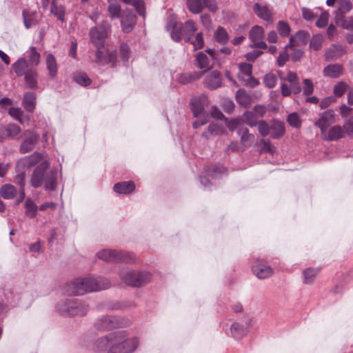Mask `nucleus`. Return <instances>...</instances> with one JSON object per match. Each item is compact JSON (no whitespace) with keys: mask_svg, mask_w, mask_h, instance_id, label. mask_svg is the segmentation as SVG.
<instances>
[{"mask_svg":"<svg viewBox=\"0 0 353 353\" xmlns=\"http://www.w3.org/2000/svg\"><path fill=\"white\" fill-rule=\"evenodd\" d=\"M140 345L139 338L128 330H118L98 338L92 350L96 352L134 353Z\"/></svg>","mask_w":353,"mask_h":353,"instance_id":"nucleus-1","label":"nucleus"},{"mask_svg":"<svg viewBox=\"0 0 353 353\" xmlns=\"http://www.w3.org/2000/svg\"><path fill=\"white\" fill-rule=\"evenodd\" d=\"M40 63V54L35 47L31 46L22 57H19L11 68L17 77H24L26 86L30 89L38 87V71L36 68Z\"/></svg>","mask_w":353,"mask_h":353,"instance_id":"nucleus-2","label":"nucleus"},{"mask_svg":"<svg viewBox=\"0 0 353 353\" xmlns=\"http://www.w3.org/2000/svg\"><path fill=\"white\" fill-rule=\"evenodd\" d=\"M110 27V23L104 21L90 29V37L91 41L97 48L94 61L101 65L111 63L114 67L117 60V51L105 50L103 48L104 40L108 37Z\"/></svg>","mask_w":353,"mask_h":353,"instance_id":"nucleus-3","label":"nucleus"},{"mask_svg":"<svg viewBox=\"0 0 353 353\" xmlns=\"http://www.w3.org/2000/svg\"><path fill=\"white\" fill-rule=\"evenodd\" d=\"M166 27L170 32L172 40L177 42L184 40L185 43L192 44L194 50L201 49L203 47V33H196L197 28L192 20H188L184 24L170 21Z\"/></svg>","mask_w":353,"mask_h":353,"instance_id":"nucleus-4","label":"nucleus"},{"mask_svg":"<svg viewBox=\"0 0 353 353\" xmlns=\"http://www.w3.org/2000/svg\"><path fill=\"white\" fill-rule=\"evenodd\" d=\"M110 287L108 279L92 276L78 278L65 286L64 291L69 295L80 296L85 293L108 289Z\"/></svg>","mask_w":353,"mask_h":353,"instance_id":"nucleus-5","label":"nucleus"},{"mask_svg":"<svg viewBox=\"0 0 353 353\" xmlns=\"http://www.w3.org/2000/svg\"><path fill=\"white\" fill-rule=\"evenodd\" d=\"M50 163L44 161L39 163L34 170L30 185L34 188L44 185L46 191H54L57 187L58 171L57 168L49 170Z\"/></svg>","mask_w":353,"mask_h":353,"instance_id":"nucleus-6","label":"nucleus"},{"mask_svg":"<svg viewBox=\"0 0 353 353\" xmlns=\"http://www.w3.org/2000/svg\"><path fill=\"white\" fill-rule=\"evenodd\" d=\"M121 280L126 285L139 288L150 282L152 274L148 271H135L123 268L119 271Z\"/></svg>","mask_w":353,"mask_h":353,"instance_id":"nucleus-7","label":"nucleus"},{"mask_svg":"<svg viewBox=\"0 0 353 353\" xmlns=\"http://www.w3.org/2000/svg\"><path fill=\"white\" fill-rule=\"evenodd\" d=\"M57 310L63 315L83 316L89 310L88 305L77 299H67L61 300L57 305Z\"/></svg>","mask_w":353,"mask_h":353,"instance_id":"nucleus-8","label":"nucleus"},{"mask_svg":"<svg viewBox=\"0 0 353 353\" xmlns=\"http://www.w3.org/2000/svg\"><path fill=\"white\" fill-rule=\"evenodd\" d=\"M97 255L99 259L107 262L132 264L137 262L134 254L123 250L104 249L98 252Z\"/></svg>","mask_w":353,"mask_h":353,"instance_id":"nucleus-9","label":"nucleus"},{"mask_svg":"<svg viewBox=\"0 0 353 353\" xmlns=\"http://www.w3.org/2000/svg\"><path fill=\"white\" fill-rule=\"evenodd\" d=\"M131 321L128 319L119 316L106 315L97 319L94 322V327L99 331H109L114 329L128 327Z\"/></svg>","mask_w":353,"mask_h":353,"instance_id":"nucleus-10","label":"nucleus"},{"mask_svg":"<svg viewBox=\"0 0 353 353\" xmlns=\"http://www.w3.org/2000/svg\"><path fill=\"white\" fill-rule=\"evenodd\" d=\"M205 100V97L203 96L194 97L191 99L190 103L191 111L193 116L196 119L192 123V127L194 129H197L209 122L210 113L204 110Z\"/></svg>","mask_w":353,"mask_h":353,"instance_id":"nucleus-11","label":"nucleus"},{"mask_svg":"<svg viewBox=\"0 0 353 353\" xmlns=\"http://www.w3.org/2000/svg\"><path fill=\"white\" fill-rule=\"evenodd\" d=\"M22 137L23 140L19 147V152L21 154H26L33 150L39 141V136L34 131L28 130L23 132Z\"/></svg>","mask_w":353,"mask_h":353,"instance_id":"nucleus-12","label":"nucleus"},{"mask_svg":"<svg viewBox=\"0 0 353 353\" xmlns=\"http://www.w3.org/2000/svg\"><path fill=\"white\" fill-rule=\"evenodd\" d=\"M188 6L194 14L201 12L203 6L212 12H216L218 9L215 0H188Z\"/></svg>","mask_w":353,"mask_h":353,"instance_id":"nucleus-13","label":"nucleus"},{"mask_svg":"<svg viewBox=\"0 0 353 353\" xmlns=\"http://www.w3.org/2000/svg\"><path fill=\"white\" fill-rule=\"evenodd\" d=\"M264 29L259 26H254L252 28L249 33V38L251 40V46L259 49H266L268 46L263 41L264 38Z\"/></svg>","mask_w":353,"mask_h":353,"instance_id":"nucleus-14","label":"nucleus"},{"mask_svg":"<svg viewBox=\"0 0 353 353\" xmlns=\"http://www.w3.org/2000/svg\"><path fill=\"white\" fill-rule=\"evenodd\" d=\"M335 122V112L333 110H327L321 114L315 125L320 128L321 133L326 132L327 128Z\"/></svg>","mask_w":353,"mask_h":353,"instance_id":"nucleus-15","label":"nucleus"},{"mask_svg":"<svg viewBox=\"0 0 353 353\" xmlns=\"http://www.w3.org/2000/svg\"><path fill=\"white\" fill-rule=\"evenodd\" d=\"M121 18V28L125 32H130L137 23V16L132 10H125Z\"/></svg>","mask_w":353,"mask_h":353,"instance_id":"nucleus-16","label":"nucleus"},{"mask_svg":"<svg viewBox=\"0 0 353 353\" xmlns=\"http://www.w3.org/2000/svg\"><path fill=\"white\" fill-rule=\"evenodd\" d=\"M216 59H214L212 57H208L204 52H201L197 54L196 61V65L201 70H203L202 72H199L202 73V75L209 70H210L215 61Z\"/></svg>","mask_w":353,"mask_h":353,"instance_id":"nucleus-17","label":"nucleus"},{"mask_svg":"<svg viewBox=\"0 0 353 353\" xmlns=\"http://www.w3.org/2000/svg\"><path fill=\"white\" fill-rule=\"evenodd\" d=\"M21 132L19 125L15 123H9L0 128V141L6 139H14Z\"/></svg>","mask_w":353,"mask_h":353,"instance_id":"nucleus-18","label":"nucleus"},{"mask_svg":"<svg viewBox=\"0 0 353 353\" xmlns=\"http://www.w3.org/2000/svg\"><path fill=\"white\" fill-rule=\"evenodd\" d=\"M310 39V34L304 30H300L290 37L288 47L292 48L295 46H305Z\"/></svg>","mask_w":353,"mask_h":353,"instance_id":"nucleus-19","label":"nucleus"},{"mask_svg":"<svg viewBox=\"0 0 353 353\" xmlns=\"http://www.w3.org/2000/svg\"><path fill=\"white\" fill-rule=\"evenodd\" d=\"M41 159V154L38 152H34L30 156L20 159L17 163V168L18 170L24 169L25 170H27L38 163Z\"/></svg>","mask_w":353,"mask_h":353,"instance_id":"nucleus-20","label":"nucleus"},{"mask_svg":"<svg viewBox=\"0 0 353 353\" xmlns=\"http://www.w3.org/2000/svg\"><path fill=\"white\" fill-rule=\"evenodd\" d=\"M222 76L217 70L212 71L205 79V85L211 90H215L222 85Z\"/></svg>","mask_w":353,"mask_h":353,"instance_id":"nucleus-21","label":"nucleus"},{"mask_svg":"<svg viewBox=\"0 0 353 353\" xmlns=\"http://www.w3.org/2000/svg\"><path fill=\"white\" fill-rule=\"evenodd\" d=\"M253 10L259 18L267 22L272 21V12L267 6L255 3L253 6Z\"/></svg>","mask_w":353,"mask_h":353,"instance_id":"nucleus-22","label":"nucleus"},{"mask_svg":"<svg viewBox=\"0 0 353 353\" xmlns=\"http://www.w3.org/2000/svg\"><path fill=\"white\" fill-rule=\"evenodd\" d=\"M252 270L259 279H265L270 277L273 274V269L269 266L257 263L252 268Z\"/></svg>","mask_w":353,"mask_h":353,"instance_id":"nucleus-23","label":"nucleus"},{"mask_svg":"<svg viewBox=\"0 0 353 353\" xmlns=\"http://www.w3.org/2000/svg\"><path fill=\"white\" fill-rule=\"evenodd\" d=\"M324 140L334 141H337L345 136V131L343 128L339 125L331 127L327 132L322 134Z\"/></svg>","mask_w":353,"mask_h":353,"instance_id":"nucleus-24","label":"nucleus"},{"mask_svg":"<svg viewBox=\"0 0 353 353\" xmlns=\"http://www.w3.org/2000/svg\"><path fill=\"white\" fill-rule=\"evenodd\" d=\"M352 8L350 0H341L339 2L338 10L335 14V21L336 23H340V20L348 13Z\"/></svg>","mask_w":353,"mask_h":353,"instance_id":"nucleus-25","label":"nucleus"},{"mask_svg":"<svg viewBox=\"0 0 353 353\" xmlns=\"http://www.w3.org/2000/svg\"><path fill=\"white\" fill-rule=\"evenodd\" d=\"M346 53L345 48L340 44L333 45L325 52L327 60L334 61Z\"/></svg>","mask_w":353,"mask_h":353,"instance_id":"nucleus-26","label":"nucleus"},{"mask_svg":"<svg viewBox=\"0 0 353 353\" xmlns=\"http://www.w3.org/2000/svg\"><path fill=\"white\" fill-rule=\"evenodd\" d=\"M284 123L280 121L274 120L270 123V135L272 139H279L285 134Z\"/></svg>","mask_w":353,"mask_h":353,"instance_id":"nucleus-27","label":"nucleus"},{"mask_svg":"<svg viewBox=\"0 0 353 353\" xmlns=\"http://www.w3.org/2000/svg\"><path fill=\"white\" fill-rule=\"evenodd\" d=\"M205 173L213 179H219L226 174V168L220 164L211 165L205 169Z\"/></svg>","mask_w":353,"mask_h":353,"instance_id":"nucleus-28","label":"nucleus"},{"mask_svg":"<svg viewBox=\"0 0 353 353\" xmlns=\"http://www.w3.org/2000/svg\"><path fill=\"white\" fill-rule=\"evenodd\" d=\"M343 72V66L341 64H330L324 68L323 75L333 79L338 78Z\"/></svg>","mask_w":353,"mask_h":353,"instance_id":"nucleus-29","label":"nucleus"},{"mask_svg":"<svg viewBox=\"0 0 353 353\" xmlns=\"http://www.w3.org/2000/svg\"><path fill=\"white\" fill-rule=\"evenodd\" d=\"M223 131L224 128L221 125L216 123H212L208 127L207 130L202 133L201 136L208 140L213 137L223 134Z\"/></svg>","mask_w":353,"mask_h":353,"instance_id":"nucleus-30","label":"nucleus"},{"mask_svg":"<svg viewBox=\"0 0 353 353\" xmlns=\"http://www.w3.org/2000/svg\"><path fill=\"white\" fill-rule=\"evenodd\" d=\"M23 21L26 29H30L34 25H37V12L29 9L22 12Z\"/></svg>","mask_w":353,"mask_h":353,"instance_id":"nucleus-31","label":"nucleus"},{"mask_svg":"<svg viewBox=\"0 0 353 353\" xmlns=\"http://www.w3.org/2000/svg\"><path fill=\"white\" fill-rule=\"evenodd\" d=\"M135 188L134 183L132 181H123L116 183L114 185V191L118 194H130Z\"/></svg>","mask_w":353,"mask_h":353,"instance_id":"nucleus-32","label":"nucleus"},{"mask_svg":"<svg viewBox=\"0 0 353 353\" xmlns=\"http://www.w3.org/2000/svg\"><path fill=\"white\" fill-rule=\"evenodd\" d=\"M50 12L57 19L61 21H65V10L63 5L58 4L56 1H52L50 5Z\"/></svg>","mask_w":353,"mask_h":353,"instance_id":"nucleus-33","label":"nucleus"},{"mask_svg":"<svg viewBox=\"0 0 353 353\" xmlns=\"http://www.w3.org/2000/svg\"><path fill=\"white\" fill-rule=\"evenodd\" d=\"M36 103V95L34 92H26L23 95V98L22 100V104L24 108L28 111L32 112L34 110L35 108Z\"/></svg>","mask_w":353,"mask_h":353,"instance_id":"nucleus-34","label":"nucleus"},{"mask_svg":"<svg viewBox=\"0 0 353 353\" xmlns=\"http://www.w3.org/2000/svg\"><path fill=\"white\" fill-rule=\"evenodd\" d=\"M46 68L49 76L51 78H54L57 74V63L54 56L52 54H48L46 56Z\"/></svg>","mask_w":353,"mask_h":353,"instance_id":"nucleus-35","label":"nucleus"},{"mask_svg":"<svg viewBox=\"0 0 353 353\" xmlns=\"http://www.w3.org/2000/svg\"><path fill=\"white\" fill-rule=\"evenodd\" d=\"M17 193V188L11 184H5L0 188V195L4 199H12Z\"/></svg>","mask_w":353,"mask_h":353,"instance_id":"nucleus-36","label":"nucleus"},{"mask_svg":"<svg viewBox=\"0 0 353 353\" xmlns=\"http://www.w3.org/2000/svg\"><path fill=\"white\" fill-rule=\"evenodd\" d=\"M232 336L236 340L241 339L247 333L246 328L239 323H234L230 327Z\"/></svg>","mask_w":353,"mask_h":353,"instance_id":"nucleus-37","label":"nucleus"},{"mask_svg":"<svg viewBox=\"0 0 353 353\" xmlns=\"http://www.w3.org/2000/svg\"><path fill=\"white\" fill-rule=\"evenodd\" d=\"M202 77V73L199 72H192L189 73L181 74L178 77V81L181 84H188L192 81L198 79Z\"/></svg>","mask_w":353,"mask_h":353,"instance_id":"nucleus-38","label":"nucleus"},{"mask_svg":"<svg viewBox=\"0 0 353 353\" xmlns=\"http://www.w3.org/2000/svg\"><path fill=\"white\" fill-rule=\"evenodd\" d=\"M214 37L216 42L225 45L228 42L229 35L226 30L219 26L214 32Z\"/></svg>","mask_w":353,"mask_h":353,"instance_id":"nucleus-39","label":"nucleus"},{"mask_svg":"<svg viewBox=\"0 0 353 353\" xmlns=\"http://www.w3.org/2000/svg\"><path fill=\"white\" fill-rule=\"evenodd\" d=\"M350 89L348 84L343 81L336 83L333 88V93L336 97H341Z\"/></svg>","mask_w":353,"mask_h":353,"instance_id":"nucleus-40","label":"nucleus"},{"mask_svg":"<svg viewBox=\"0 0 353 353\" xmlns=\"http://www.w3.org/2000/svg\"><path fill=\"white\" fill-rule=\"evenodd\" d=\"M319 272V269L309 268L303 272V282L305 284H312L314 281L316 275Z\"/></svg>","mask_w":353,"mask_h":353,"instance_id":"nucleus-41","label":"nucleus"},{"mask_svg":"<svg viewBox=\"0 0 353 353\" xmlns=\"http://www.w3.org/2000/svg\"><path fill=\"white\" fill-rule=\"evenodd\" d=\"M108 11L112 19H119L122 16L121 7L119 3L108 4Z\"/></svg>","mask_w":353,"mask_h":353,"instance_id":"nucleus-42","label":"nucleus"},{"mask_svg":"<svg viewBox=\"0 0 353 353\" xmlns=\"http://www.w3.org/2000/svg\"><path fill=\"white\" fill-rule=\"evenodd\" d=\"M236 101L241 105L247 108L251 103V98L245 91L238 90L236 94Z\"/></svg>","mask_w":353,"mask_h":353,"instance_id":"nucleus-43","label":"nucleus"},{"mask_svg":"<svg viewBox=\"0 0 353 353\" xmlns=\"http://www.w3.org/2000/svg\"><path fill=\"white\" fill-rule=\"evenodd\" d=\"M255 113H253L252 111H247L243 114L241 120L249 126L254 127L259 123Z\"/></svg>","mask_w":353,"mask_h":353,"instance_id":"nucleus-44","label":"nucleus"},{"mask_svg":"<svg viewBox=\"0 0 353 353\" xmlns=\"http://www.w3.org/2000/svg\"><path fill=\"white\" fill-rule=\"evenodd\" d=\"M25 208L27 216L34 218L36 216L38 208L33 201L30 199H27L25 203Z\"/></svg>","mask_w":353,"mask_h":353,"instance_id":"nucleus-45","label":"nucleus"},{"mask_svg":"<svg viewBox=\"0 0 353 353\" xmlns=\"http://www.w3.org/2000/svg\"><path fill=\"white\" fill-rule=\"evenodd\" d=\"M237 134L240 137L241 141L243 144H246L247 142L254 139V136L252 134L249 133V130L247 128L239 127L237 130Z\"/></svg>","mask_w":353,"mask_h":353,"instance_id":"nucleus-46","label":"nucleus"},{"mask_svg":"<svg viewBox=\"0 0 353 353\" xmlns=\"http://www.w3.org/2000/svg\"><path fill=\"white\" fill-rule=\"evenodd\" d=\"M277 30L282 37H288L291 32L289 24L285 21H279L277 23Z\"/></svg>","mask_w":353,"mask_h":353,"instance_id":"nucleus-47","label":"nucleus"},{"mask_svg":"<svg viewBox=\"0 0 353 353\" xmlns=\"http://www.w3.org/2000/svg\"><path fill=\"white\" fill-rule=\"evenodd\" d=\"M15 169L17 174L14 177V182L19 185L20 189H24L26 170L24 169L18 170L17 167Z\"/></svg>","mask_w":353,"mask_h":353,"instance_id":"nucleus-48","label":"nucleus"},{"mask_svg":"<svg viewBox=\"0 0 353 353\" xmlns=\"http://www.w3.org/2000/svg\"><path fill=\"white\" fill-rule=\"evenodd\" d=\"M74 79L77 83L82 86H87L91 83V79L84 72L75 74Z\"/></svg>","mask_w":353,"mask_h":353,"instance_id":"nucleus-49","label":"nucleus"},{"mask_svg":"<svg viewBox=\"0 0 353 353\" xmlns=\"http://www.w3.org/2000/svg\"><path fill=\"white\" fill-rule=\"evenodd\" d=\"M277 83V77L275 74L270 72L266 74L263 77V83L268 88H274Z\"/></svg>","mask_w":353,"mask_h":353,"instance_id":"nucleus-50","label":"nucleus"},{"mask_svg":"<svg viewBox=\"0 0 353 353\" xmlns=\"http://www.w3.org/2000/svg\"><path fill=\"white\" fill-rule=\"evenodd\" d=\"M290 47H288V45L285 47L284 50L280 52L278 58H277V65L279 67H283L286 62L289 60V52L288 49Z\"/></svg>","mask_w":353,"mask_h":353,"instance_id":"nucleus-51","label":"nucleus"},{"mask_svg":"<svg viewBox=\"0 0 353 353\" xmlns=\"http://www.w3.org/2000/svg\"><path fill=\"white\" fill-rule=\"evenodd\" d=\"M287 121L289 125L293 128H299L301 125V122L297 113L292 112L288 116Z\"/></svg>","mask_w":353,"mask_h":353,"instance_id":"nucleus-52","label":"nucleus"},{"mask_svg":"<svg viewBox=\"0 0 353 353\" xmlns=\"http://www.w3.org/2000/svg\"><path fill=\"white\" fill-rule=\"evenodd\" d=\"M130 5H132L137 13L143 18L145 17V2L143 0H134Z\"/></svg>","mask_w":353,"mask_h":353,"instance_id":"nucleus-53","label":"nucleus"},{"mask_svg":"<svg viewBox=\"0 0 353 353\" xmlns=\"http://www.w3.org/2000/svg\"><path fill=\"white\" fill-rule=\"evenodd\" d=\"M119 52L122 61L124 62H128L130 54V50L128 44L122 43L120 45Z\"/></svg>","mask_w":353,"mask_h":353,"instance_id":"nucleus-54","label":"nucleus"},{"mask_svg":"<svg viewBox=\"0 0 353 353\" xmlns=\"http://www.w3.org/2000/svg\"><path fill=\"white\" fill-rule=\"evenodd\" d=\"M128 307H135V303L134 302H118L108 305L107 307L110 310H125Z\"/></svg>","mask_w":353,"mask_h":353,"instance_id":"nucleus-55","label":"nucleus"},{"mask_svg":"<svg viewBox=\"0 0 353 353\" xmlns=\"http://www.w3.org/2000/svg\"><path fill=\"white\" fill-rule=\"evenodd\" d=\"M258 126V130L262 137H265L270 134V125L265 121H260L256 125Z\"/></svg>","mask_w":353,"mask_h":353,"instance_id":"nucleus-56","label":"nucleus"},{"mask_svg":"<svg viewBox=\"0 0 353 353\" xmlns=\"http://www.w3.org/2000/svg\"><path fill=\"white\" fill-rule=\"evenodd\" d=\"M329 14L327 12H323L318 18L316 26L319 28H323L327 26L328 23Z\"/></svg>","mask_w":353,"mask_h":353,"instance_id":"nucleus-57","label":"nucleus"},{"mask_svg":"<svg viewBox=\"0 0 353 353\" xmlns=\"http://www.w3.org/2000/svg\"><path fill=\"white\" fill-rule=\"evenodd\" d=\"M304 86L303 88V94L305 96H310L313 93L314 85L312 81L309 79H303Z\"/></svg>","mask_w":353,"mask_h":353,"instance_id":"nucleus-58","label":"nucleus"},{"mask_svg":"<svg viewBox=\"0 0 353 353\" xmlns=\"http://www.w3.org/2000/svg\"><path fill=\"white\" fill-rule=\"evenodd\" d=\"M341 28L346 30H353V16L345 18V16L340 20Z\"/></svg>","mask_w":353,"mask_h":353,"instance_id":"nucleus-59","label":"nucleus"},{"mask_svg":"<svg viewBox=\"0 0 353 353\" xmlns=\"http://www.w3.org/2000/svg\"><path fill=\"white\" fill-rule=\"evenodd\" d=\"M260 143L262 144L261 152H268L272 154L275 149L272 145L271 141L269 139H261Z\"/></svg>","mask_w":353,"mask_h":353,"instance_id":"nucleus-60","label":"nucleus"},{"mask_svg":"<svg viewBox=\"0 0 353 353\" xmlns=\"http://www.w3.org/2000/svg\"><path fill=\"white\" fill-rule=\"evenodd\" d=\"M302 15L306 21H312L318 17L317 13H314L312 10L307 8H302Z\"/></svg>","mask_w":353,"mask_h":353,"instance_id":"nucleus-61","label":"nucleus"},{"mask_svg":"<svg viewBox=\"0 0 353 353\" xmlns=\"http://www.w3.org/2000/svg\"><path fill=\"white\" fill-rule=\"evenodd\" d=\"M343 129L348 136H353V117L349 118L345 123Z\"/></svg>","mask_w":353,"mask_h":353,"instance_id":"nucleus-62","label":"nucleus"},{"mask_svg":"<svg viewBox=\"0 0 353 353\" xmlns=\"http://www.w3.org/2000/svg\"><path fill=\"white\" fill-rule=\"evenodd\" d=\"M212 117L216 120H226V117L222 112L216 107H213L210 114V117Z\"/></svg>","mask_w":353,"mask_h":353,"instance_id":"nucleus-63","label":"nucleus"},{"mask_svg":"<svg viewBox=\"0 0 353 353\" xmlns=\"http://www.w3.org/2000/svg\"><path fill=\"white\" fill-rule=\"evenodd\" d=\"M321 44L322 38L320 36L316 35L312 39L310 46L313 50H318L321 48Z\"/></svg>","mask_w":353,"mask_h":353,"instance_id":"nucleus-64","label":"nucleus"}]
</instances>
